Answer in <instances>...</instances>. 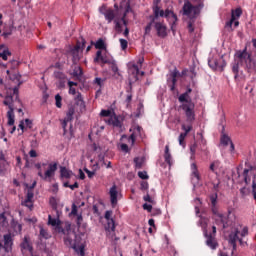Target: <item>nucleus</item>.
<instances>
[{"instance_id":"1","label":"nucleus","mask_w":256,"mask_h":256,"mask_svg":"<svg viewBox=\"0 0 256 256\" xmlns=\"http://www.w3.org/2000/svg\"><path fill=\"white\" fill-rule=\"evenodd\" d=\"M150 22L145 27L144 35H151V29L155 28L157 35L161 39H165L167 37V26L165 25V21L161 16H149Z\"/></svg>"},{"instance_id":"2","label":"nucleus","mask_w":256,"mask_h":256,"mask_svg":"<svg viewBox=\"0 0 256 256\" xmlns=\"http://www.w3.org/2000/svg\"><path fill=\"white\" fill-rule=\"evenodd\" d=\"M113 216V211L108 210L105 212L104 219L106 220V225L104 227L107 237L111 239L112 241H119V237L115 235V220L111 218Z\"/></svg>"},{"instance_id":"3","label":"nucleus","mask_w":256,"mask_h":256,"mask_svg":"<svg viewBox=\"0 0 256 256\" xmlns=\"http://www.w3.org/2000/svg\"><path fill=\"white\" fill-rule=\"evenodd\" d=\"M237 57L241 62L244 61L247 73H253V71H256V60L247 52V48L238 52Z\"/></svg>"},{"instance_id":"4","label":"nucleus","mask_w":256,"mask_h":256,"mask_svg":"<svg viewBox=\"0 0 256 256\" xmlns=\"http://www.w3.org/2000/svg\"><path fill=\"white\" fill-rule=\"evenodd\" d=\"M85 43V39L81 38L77 41L76 45L70 50L73 65H77V63L81 61V58L83 57V49H85Z\"/></svg>"},{"instance_id":"5","label":"nucleus","mask_w":256,"mask_h":256,"mask_svg":"<svg viewBox=\"0 0 256 256\" xmlns=\"http://www.w3.org/2000/svg\"><path fill=\"white\" fill-rule=\"evenodd\" d=\"M35 168L38 170V177L42 178L43 181H48L51 177L55 176V171H57V163H50L48 165V169L43 174V170H41V163H36Z\"/></svg>"},{"instance_id":"6","label":"nucleus","mask_w":256,"mask_h":256,"mask_svg":"<svg viewBox=\"0 0 256 256\" xmlns=\"http://www.w3.org/2000/svg\"><path fill=\"white\" fill-rule=\"evenodd\" d=\"M100 13H102V15H104L106 21H108V23H111L112 21H114L115 23V30L117 31V33H123V27L121 26V22H119V18L115 17V10L109 8L106 9L105 12H103V10H100Z\"/></svg>"},{"instance_id":"7","label":"nucleus","mask_w":256,"mask_h":256,"mask_svg":"<svg viewBox=\"0 0 256 256\" xmlns=\"http://www.w3.org/2000/svg\"><path fill=\"white\" fill-rule=\"evenodd\" d=\"M201 9L203 8L197 5L193 6L191 2L186 1L183 5V15H185L186 17H189L190 19H195V17H197V15L201 13Z\"/></svg>"},{"instance_id":"8","label":"nucleus","mask_w":256,"mask_h":256,"mask_svg":"<svg viewBox=\"0 0 256 256\" xmlns=\"http://www.w3.org/2000/svg\"><path fill=\"white\" fill-rule=\"evenodd\" d=\"M52 207H53V210L56 213L57 218H53V216L49 215L48 216V225H51V227H54L55 231H57V233H64L65 230L61 226V220L59 219V216L61 215V212H59L57 210V205L56 204H54Z\"/></svg>"},{"instance_id":"9","label":"nucleus","mask_w":256,"mask_h":256,"mask_svg":"<svg viewBox=\"0 0 256 256\" xmlns=\"http://www.w3.org/2000/svg\"><path fill=\"white\" fill-rule=\"evenodd\" d=\"M181 109L186 115V121L188 123H193L195 121V103L192 100H189L187 104H182Z\"/></svg>"},{"instance_id":"10","label":"nucleus","mask_w":256,"mask_h":256,"mask_svg":"<svg viewBox=\"0 0 256 256\" xmlns=\"http://www.w3.org/2000/svg\"><path fill=\"white\" fill-rule=\"evenodd\" d=\"M64 243L65 245H69L72 249H77V247L84 245L83 239L76 233H71L65 236Z\"/></svg>"},{"instance_id":"11","label":"nucleus","mask_w":256,"mask_h":256,"mask_svg":"<svg viewBox=\"0 0 256 256\" xmlns=\"http://www.w3.org/2000/svg\"><path fill=\"white\" fill-rule=\"evenodd\" d=\"M114 58L112 56L107 55V53H104L101 50H98L96 52V57L94 58L95 63H103V65H109L110 63H113Z\"/></svg>"},{"instance_id":"12","label":"nucleus","mask_w":256,"mask_h":256,"mask_svg":"<svg viewBox=\"0 0 256 256\" xmlns=\"http://www.w3.org/2000/svg\"><path fill=\"white\" fill-rule=\"evenodd\" d=\"M180 73L179 70H177V68H175L169 75L168 79H167V85L170 88V91H175V87L177 85V77H180Z\"/></svg>"},{"instance_id":"13","label":"nucleus","mask_w":256,"mask_h":256,"mask_svg":"<svg viewBox=\"0 0 256 256\" xmlns=\"http://www.w3.org/2000/svg\"><path fill=\"white\" fill-rule=\"evenodd\" d=\"M237 241L242 243L241 238H239V230L235 229L234 232H232L229 235V243L232 245L233 250H232V256L234 255L235 251H237Z\"/></svg>"},{"instance_id":"14","label":"nucleus","mask_w":256,"mask_h":256,"mask_svg":"<svg viewBox=\"0 0 256 256\" xmlns=\"http://www.w3.org/2000/svg\"><path fill=\"white\" fill-rule=\"evenodd\" d=\"M20 249L23 255H25V251H28L30 255L33 256V245L31 244L28 236L24 237L23 241L20 244Z\"/></svg>"},{"instance_id":"15","label":"nucleus","mask_w":256,"mask_h":256,"mask_svg":"<svg viewBox=\"0 0 256 256\" xmlns=\"http://www.w3.org/2000/svg\"><path fill=\"white\" fill-rule=\"evenodd\" d=\"M160 3H161V0L153 1V7H152L153 15H150V17H155L157 19V17L165 16V11L161 10V7L159 6Z\"/></svg>"},{"instance_id":"16","label":"nucleus","mask_w":256,"mask_h":256,"mask_svg":"<svg viewBox=\"0 0 256 256\" xmlns=\"http://www.w3.org/2000/svg\"><path fill=\"white\" fill-rule=\"evenodd\" d=\"M216 225H220L222 229H227L229 225H231V222H229V218L223 214H218L215 218Z\"/></svg>"},{"instance_id":"17","label":"nucleus","mask_w":256,"mask_h":256,"mask_svg":"<svg viewBox=\"0 0 256 256\" xmlns=\"http://www.w3.org/2000/svg\"><path fill=\"white\" fill-rule=\"evenodd\" d=\"M208 65L211 69H220V71H223L227 67V62L225 60L218 61L217 59H212L208 61Z\"/></svg>"},{"instance_id":"18","label":"nucleus","mask_w":256,"mask_h":256,"mask_svg":"<svg viewBox=\"0 0 256 256\" xmlns=\"http://www.w3.org/2000/svg\"><path fill=\"white\" fill-rule=\"evenodd\" d=\"M104 121L105 123H107V125H112V127H117L118 129H121V127H123V122L119 120V117L115 113H113L110 118L105 119Z\"/></svg>"},{"instance_id":"19","label":"nucleus","mask_w":256,"mask_h":256,"mask_svg":"<svg viewBox=\"0 0 256 256\" xmlns=\"http://www.w3.org/2000/svg\"><path fill=\"white\" fill-rule=\"evenodd\" d=\"M205 237H206V245L208 247H210V249H217V247H219V244L217 243V240L215 239V236L213 234H207V232H205Z\"/></svg>"},{"instance_id":"20","label":"nucleus","mask_w":256,"mask_h":256,"mask_svg":"<svg viewBox=\"0 0 256 256\" xmlns=\"http://www.w3.org/2000/svg\"><path fill=\"white\" fill-rule=\"evenodd\" d=\"M4 250L6 253L13 251V237H11V234L4 235Z\"/></svg>"},{"instance_id":"21","label":"nucleus","mask_w":256,"mask_h":256,"mask_svg":"<svg viewBox=\"0 0 256 256\" xmlns=\"http://www.w3.org/2000/svg\"><path fill=\"white\" fill-rule=\"evenodd\" d=\"M34 196H35V194H34L33 190L28 189L26 199H25V201L22 202V205H24V207H28L29 209H31V207H33V197Z\"/></svg>"},{"instance_id":"22","label":"nucleus","mask_w":256,"mask_h":256,"mask_svg":"<svg viewBox=\"0 0 256 256\" xmlns=\"http://www.w3.org/2000/svg\"><path fill=\"white\" fill-rule=\"evenodd\" d=\"M220 143L227 147L230 143V151H235V144H233V141H231V137H229L227 134H222L220 138Z\"/></svg>"},{"instance_id":"23","label":"nucleus","mask_w":256,"mask_h":256,"mask_svg":"<svg viewBox=\"0 0 256 256\" xmlns=\"http://www.w3.org/2000/svg\"><path fill=\"white\" fill-rule=\"evenodd\" d=\"M241 15H243V10H241V8H236L235 10H233L231 14V19L227 23V25L231 27V25H233V22L237 21V19H239Z\"/></svg>"},{"instance_id":"24","label":"nucleus","mask_w":256,"mask_h":256,"mask_svg":"<svg viewBox=\"0 0 256 256\" xmlns=\"http://www.w3.org/2000/svg\"><path fill=\"white\" fill-rule=\"evenodd\" d=\"M163 17H172L173 22H172V25H171V30L175 31V25L177 23V15L175 13H173V11H171L169 9H166L164 11V16Z\"/></svg>"},{"instance_id":"25","label":"nucleus","mask_w":256,"mask_h":256,"mask_svg":"<svg viewBox=\"0 0 256 256\" xmlns=\"http://www.w3.org/2000/svg\"><path fill=\"white\" fill-rule=\"evenodd\" d=\"M164 161H165V163H167V165H169V167H171V165H173L171 152L169 151V145L165 146Z\"/></svg>"},{"instance_id":"26","label":"nucleus","mask_w":256,"mask_h":256,"mask_svg":"<svg viewBox=\"0 0 256 256\" xmlns=\"http://www.w3.org/2000/svg\"><path fill=\"white\" fill-rule=\"evenodd\" d=\"M117 195V186L114 185L110 188V201L112 205H117Z\"/></svg>"},{"instance_id":"27","label":"nucleus","mask_w":256,"mask_h":256,"mask_svg":"<svg viewBox=\"0 0 256 256\" xmlns=\"http://www.w3.org/2000/svg\"><path fill=\"white\" fill-rule=\"evenodd\" d=\"M72 175H73V171L67 169L66 167L60 168V177L62 179H71Z\"/></svg>"},{"instance_id":"28","label":"nucleus","mask_w":256,"mask_h":256,"mask_svg":"<svg viewBox=\"0 0 256 256\" xmlns=\"http://www.w3.org/2000/svg\"><path fill=\"white\" fill-rule=\"evenodd\" d=\"M8 125L13 127L15 125V109L10 108L7 112Z\"/></svg>"},{"instance_id":"29","label":"nucleus","mask_w":256,"mask_h":256,"mask_svg":"<svg viewBox=\"0 0 256 256\" xmlns=\"http://www.w3.org/2000/svg\"><path fill=\"white\" fill-rule=\"evenodd\" d=\"M192 177L196 179V181H201V175L199 174V169L197 168L196 163L191 164Z\"/></svg>"},{"instance_id":"30","label":"nucleus","mask_w":256,"mask_h":256,"mask_svg":"<svg viewBox=\"0 0 256 256\" xmlns=\"http://www.w3.org/2000/svg\"><path fill=\"white\" fill-rule=\"evenodd\" d=\"M3 104L6 105L9 110L15 109L13 106V95H6Z\"/></svg>"},{"instance_id":"31","label":"nucleus","mask_w":256,"mask_h":256,"mask_svg":"<svg viewBox=\"0 0 256 256\" xmlns=\"http://www.w3.org/2000/svg\"><path fill=\"white\" fill-rule=\"evenodd\" d=\"M221 167V161L214 160L211 164L209 169L212 171V173H215L217 175V170Z\"/></svg>"},{"instance_id":"32","label":"nucleus","mask_w":256,"mask_h":256,"mask_svg":"<svg viewBox=\"0 0 256 256\" xmlns=\"http://www.w3.org/2000/svg\"><path fill=\"white\" fill-rule=\"evenodd\" d=\"M7 171V161L5 158L0 157V175H5Z\"/></svg>"},{"instance_id":"33","label":"nucleus","mask_w":256,"mask_h":256,"mask_svg":"<svg viewBox=\"0 0 256 256\" xmlns=\"http://www.w3.org/2000/svg\"><path fill=\"white\" fill-rule=\"evenodd\" d=\"M13 35V25L6 26L3 30L2 37L7 39V37Z\"/></svg>"},{"instance_id":"34","label":"nucleus","mask_w":256,"mask_h":256,"mask_svg":"<svg viewBox=\"0 0 256 256\" xmlns=\"http://www.w3.org/2000/svg\"><path fill=\"white\" fill-rule=\"evenodd\" d=\"M68 87H69V95H77V90L75 87H77V82L68 81Z\"/></svg>"},{"instance_id":"35","label":"nucleus","mask_w":256,"mask_h":256,"mask_svg":"<svg viewBox=\"0 0 256 256\" xmlns=\"http://www.w3.org/2000/svg\"><path fill=\"white\" fill-rule=\"evenodd\" d=\"M211 205H212V213L216 216L219 215V212L217 211V195L214 197L212 196L211 198Z\"/></svg>"},{"instance_id":"36","label":"nucleus","mask_w":256,"mask_h":256,"mask_svg":"<svg viewBox=\"0 0 256 256\" xmlns=\"http://www.w3.org/2000/svg\"><path fill=\"white\" fill-rule=\"evenodd\" d=\"M95 49H99L100 51H107V45H105V41H103V39H99L98 41H96Z\"/></svg>"},{"instance_id":"37","label":"nucleus","mask_w":256,"mask_h":256,"mask_svg":"<svg viewBox=\"0 0 256 256\" xmlns=\"http://www.w3.org/2000/svg\"><path fill=\"white\" fill-rule=\"evenodd\" d=\"M133 91V86H131V83H130V87L129 89H127V96H126V100H125V103H127V105H130L131 104V101H133V94L131 93Z\"/></svg>"},{"instance_id":"38","label":"nucleus","mask_w":256,"mask_h":256,"mask_svg":"<svg viewBox=\"0 0 256 256\" xmlns=\"http://www.w3.org/2000/svg\"><path fill=\"white\" fill-rule=\"evenodd\" d=\"M53 75L58 81L67 80V75L61 71H54Z\"/></svg>"},{"instance_id":"39","label":"nucleus","mask_w":256,"mask_h":256,"mask_svg":"<svg viewBox=\"0 0 256 256\" xmlns=\"http://www.w3.org/2000/svg\"><path fill=\"white\" fill-rule=\"evenodd\" d=\"M249 171H250L249 169H244L242 173V177L245 185H249V183H251V177H249Z\"/></svg>"},{"instance_id":"40","label":"nucleus","mask_w":256,"mask_h":256,"mask_svg":"<svg viewBox=\"0 0 256 256\" xmlns=\"http://www.w3.org/2000/svg\"><path fill=\"white\" fill-rule=\"evenodd\" d=\"M108 65H111V70L114 73V75H121L119 73V67L117 66V62L115 61V59L112 60V62H110V64Z\"/></svg>"},{"instance_id":"41","label":"nucleus","mask_w":256,"mask_h":256,"mask_svg":"<svg viewBox=\"0 0 256 256\" xmlns=\"http://www.w3.org/2000/svg\"><path fill=\"white\" fill-rule=\"evenodd\" d=\"M232 72L234 73V79H237L239 77V62L232 64Z\"/></svg>"},{"instance_id":"42","label":"nucleus","mask_w":256,"mask_h":256,"mask_svg":"<svg viewBox=\"0 0 256 256\" xmlns=\"http://www.w3.org/2000/svg\"><path fill=\"white\" fill-rule=\"evenodd\" d=\"M134 163H135L136 169H143V163H144L143 158H140V157L134 158Z\"/></svg>"},{"instance_id":"43","label":"nucleus","mask_w":256,"mask_h":256,"mask_svg":"<svg viewBox=\"0 0 256 256\" xmlns=\"http://www.w3.org/2000/svg\"><path fill=\"white\" fill-rule=\"evenodd\" d=\"M179 103L188 104L189 103V96L187 93H183L178 97Z\"/></svg>"},{"instance_id":"44","label":"nucleus","mask_w":256,"mask_h":256,"mask_svg":"<svg viewBox=\"0 0 256 256\" xmlns=\"http://www.w3.org/2000/svg\"><path fill=\"white\" fill-rule=\"evenodd\" d=\"M76 253L80 256H85V244H82L80 246H76V248H73Z\"/></svg>"},{"instance_id":"45","label":"nucleus","mask_w":256,"mask_h":256,"mask_svg":"<svg viewBox=\"0 0 256 256\" xmlns=\"http://www.w3.org/2000/svg\"><path fill=\"white\" fill-rule=\"evenodd\" d=\"M187 137V134L186 133H180L179 137H178V142H179V145L181 147H185L186 143H185V138Z\"/></svg>"},{"instance_id":"46","label":"nucleus","mask_w":256,"mask_h":256,"mask_svg":"<svg viewBox=\"0 0 256 256\" xmlns=\"http://www.w3.org/2000/svg\"><path fill=\"white\" fill-rule=\"evenodd\" d=\"M193 130V125L189 124V125H185V124H182V133H185L186 136L189 135V133H191V131Z\"/></svg>"},{"instance_id":"47","label":"nucleus","mask_w":256,"mask_h":256,"mask_svg":"<svg viewBox=\"0 0 256 256\" xmlns=\"http://www.w3.org/2000/svg\"><path fill=\"white\" fill-rule=\"evenodd\" d=\"M0 57L3 61H7V57H11V51H9V49L3 50V52L0 53Z\"/></svg>"},{"instance_id":"48","label":"nucleus","mask_w":256,"mask_h":256,"mask_svg":"<svg viewBox=\"0 0 256 256\" xmlns=\"http://www.w3.org/2000/svg\"><path fill=\"white\" fill-rule=\"evenodd\" d=\"M55 101H56V107L58 109H61V107H63V104L61 103L63 101V98L61 97V95L56 94L55 95Z\"/></svg>"},{"instance_id":"49","label":"nucleus","mask_w":256,"mask_h":256,"mask_svg":"<svg viewBox=\"0 0 256 256\" xmlns=\"http://www.w3.org/2000/svg\"><path fill=\"white\" fill-rule=\"evenodd\" d=\"M199 223H200V227L203 229L204 235H205V233H207V219L201 218Z\"/></svg>"},{"instance_id":"50","label":"nucleus","mask_w":256,"mask_h":256,"mask_svg":"<svg viewBox=\"0 0 256 256\" xmlns=\"http://www.w3.org/2000/svg\"><path fill=\"white\" fill-rule=\"evenodd\" d=\"M100 117H109L110 119L113 117V112H111V110H101Z\"/></svg>"},{"instance_id":"51","label":"nucleus","mask_w":256,"mask_h":256,"mask_svg":"<svg viewBox=\"0 0 256 256\" xmlns=\"http://www.w3.org/2000/svg\"><path fill=\"white\" fill-rule=\"evenodd\" d=\"M119 41H120V46H121L122 51H126L127 47L129 46V42H127V40H125L123 38H120Z\"/></svg>"},{"instance_id":"52","label":"nucleus","mask_w":256,"mask_h":256,"mask_svg":"<svg viewBox=\"0 0 256 256\" xmlns=\"http://www.w3.org/2000/svg\"><path fill=\"white\" fill-rule=\"evenodd\" d=\"M143 200L146 201V203H151L152 205H155V199H153V197H151V195H149V193H147L143 197Z\"/></svg>"},{"instance_id":"53","label":"nucleus","mask_w":256,"mask_h":256,"mask_svg":"<svg viewBox=\"0 0 256 256\" xmlns=\"http://www.w3.org/2000/svg\"><path fill=\"white\" fill-rule=\"evenodd\" d=\"M252 195H253V199H255L256 201V175L252 180Z\"/></svg>"},{"instance_id":"54","label":"nucleus","mask_w":256,"mask_h":256,"mask_svg":"<svg viewBox=\"0 0 256 256\" xmlns=\"http://www.w3.org/2000/svg\"><path fill=\"white\" fill-rule=\"evenodd\" d=\"M122 3H126L125 12H124L123 16L127 17V14L131 13V11H133V9H131V4L129 2L123 1Z\"/></svg>"},{"instance_id":"55","label":"nucleus","mask_w":256,"mask_h":256,"mask_svg":"<svg viewBox=\"0 0 256 256\" xmlns=\"http://www.w3.org/2000/svg\"><path fill=\"white\" fill-rule=\"evenodd\" d=\"M135 141H137V136L135 135V133H132L129 137H128V143L131 144V147H133V145H135Z\"/></svg>"},{"instance_id":"56","label":"nucleus","mask_w":256,"mask_h":256,"mask_svg":"<svg viewBox=\"0 0 256 256\" xmlns=\"http://www.w3.org/2000/svg\"><path fill=\"white\" fill-rule=\"evenodd\" d=\"M140 189H141V191H148L149 190V182L142 181L140 183Z\"/></svg>"},{"instance_id":"57","label":"nucleus","mask_w":256,"mask_h":256,"mask_svg":"<svg viewBox=\"0 0 256 256\" xmlns=\"http://www.w3.org/2000/svg\"><path fill=\"white\" fill-rule=\"evenodd\" d=\"M73 75L74 77H81L83 75V69L81 67L74 69Z\"/></svg>"},{"instance_id":"58","label":"nucleus","mask_w":256,"mask_h":256,"mask_svg":"<svg viewBox=\"0 0 256 256\" xmlns=\"http://www.w3.org/2000/svg\"><path fill=\"white\" fill-rule=\"evenodd\" d=\"M40 236H42L43 239H49V232L44 228H40Z\"/></svg>"},{"instance_id":"59","label":"nucleus","mask_w":256,"mask_h":256,"mask_svg":"<svg viewBox=\"0 0 256 256\" xmlns=\"http://www.w3.org/2000/svg\"><path fill=\"white\" fill-rule=\"evenodd\" d=\"M142 207H143L144 211H148V213H152V211H153V206L151 204L145 203V204H143Z\"/></svg>"},{"instance_id":"60","label":"nucleus","mask_w":256,"mask_h":256,"mask_svg":"<svg viewBox=\"0 0 256 256\" xmlns=\"http://www.w3.org/2000/svg\"><path fill=\"white\" fill-rule=\"evenodd\" d=\"M84 171H85L86 175H88L89 179H93V177H95V171H90L87 168H85Z\"/></svg>"},{"instance_id":"61","label":"nucleus","mask_w":256,"mask_h":256,"mask_svg":"<svg viewBox=\"0 0 256 256\" xmlns=\"http://www.w3.org/2000/svg\"><path fill=\"white\" fill-rule=\"evenodd\" d=\"M138 177L140 179H149V175H147V172L146 171H143V172H138Z\"/></svg>"},{"instance_id":"62","label":"nucleus","mask_w":256,"mask_h":256,"mask_svg":"<svg viewBox=\"0 0 256 256\" xmlns=\"http://www.w3.org/2000/svg\"><path fill=\"white\" fill-rule=\"evenodd\" d=\"M58 89H65V83H67V80H58Z\"/></svg>"},{"instance_id":"63","label":"nucleus","mask_w":256,"mask_h":256,"mask_svg":"<svg viewBox=\"0 0 256 256\" xmlns=\"http://www.w3.org/2000/svg\"><path fill=\"white\" fill-rule=\"evenodd\" d=\"M120 149L121 151H123L124 153H129V146L127 144H121L120 145Z\"/></svg>"},{"instance_id":"64","label":"nucleus","mask_w":256,"mask_h":256,"mask_svg":"<svg viewBox=\"0 0 256 256\" xmlns=\"http://www.w3.org/2000/svg\"><path fill=\"white\" fill-rule=\"evenodd\" d=\"M70 215H77V205L75 203L72 204V210Z\"/></svg>"}]
</instances>
